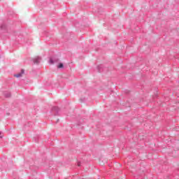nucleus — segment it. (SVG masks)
<instances>
[{"instance_id": "1", "label": "nucleus", "mask_w": 179, "mask_h": 179, "mask_svg": "<svg viewBox=\"0 0 179 179\" xmlns=\"http://www.w3.org/2000/svg\"><path fill=\"white\" fill-rule=\"evenodd\" d=\"M59 61V59H58L57 57H53L50 59L49 62L51 65H52L53 64H56V62H58Z\"/></svg>"}, {"instance_id": "2", "label": "nucleus", "mask_w": 179, "mask_h": 179, "mask_svg": "<svg viewBox=\"0 0 179 179\" xmlns=\"http://www.w3.org/2000/svg\"><path fill=\"white\" fill-rule=\"evenodd\" d=\"M52 111L53 113H55V115H58V113H59V108L57 107V106H54L52 108Z\"/></svg>"}, {"instance_id": "3", "label": "nucleus", "mask_w": 179, "mask_h": 179, "mask_svg": "<svg viewBox=\"0 0 179 179\" xmlns=\"http://www.w3.org/2000/svg\"><path fill=\"white\" fill-rule=\"evenodd\" d=\"M23 73H24V70L22 69L20 73H19L17 74H15L14 76L15 78H22V76L23 75Z\"/></svg>"}, {"instance_id": "4", "label": "nucleus", "mask_w": 179, "mask_h": 179, "mask_svg": "<svg viewBox=\"0 0 179 179\" xmlns=\"http://www.w3.org/2000/svg\"><path fill=\"white\" fill-rule=\"evenodd\" d=\"M41 61V57H37L36 58L34 59V64H40Z\"/></svg>"}, {"instance_id": "5", "label": "nucleus", "mask_w": 179, "mask_h": 179, "mask_svg": "<svg viewBox=\"0 0 179 179\" xmlns=\"http://www.w3.org/2000/svg\"><path fill=\"white\" fill-rule=\"evenodd\" d=\"M0 30H6V25L5 24H3L0 27Z\"/></svg>"}, {"instance_id": "6", "label": "nucleus", "mask_w": 179, "mask_h": 179, "mask_svg": "<svg viewBox=\"0 0 179 179\" xmlns=\"http://www.w3.org/2000/svg\"><path fill=\"white\" fill-rule=\"evenodd\" d=\"M4 96H5V97H6L7 99H8V97H10V92H5V93H4Z\"/></svg>"}, {"instance_id": "7", "label": "nucleus", "mask_w": 179, "mask_h": 179, "mask_svg": "<svg viewBox=\"0 0 179 179\" xmlns=\"http://www.w3.org/2000/svg\"><path fill=\"white\" fill-rule=\"evenodd\" d=\"M57 68H64V64L62 63H60L58 66Z\"/></svg>"}, {"instance_id": "8", "label": "nucleus", "mask_w": 179, "mask_h": 179, "mask_svg": "<svg viewBox=\"0 0 179 179\" xmlns=\"http://www.w3.org/2000/svg\"><path fill=\"white\" fill-rule=\"evenodd\" d=\"M101 66H98V72H101Z\"/></svg>"}, {"instance_id": "9", "label": "nucleus", "mask_w": 179, "mask_h": 179, "mask_svg": "<svg viewBox=\"0 0 179 179\" xmlns=\"http://www.w3.org/2000/svg\"><path fill=\"white\" fill-rule=\"evenodd\" d=\"M78 167H80V162L78 163Z\"/></svg>"}, {"instance_id": "10", "label": "nucleus", "mask_w": 179, "mask_h": 179, "mask_svg": "<svg viewBox=\"0 0 179 179\" xmlns=\"http://www.w3.org/2000/svg\"><path fill=\"white\" fill-rule=\"evenodd\" d=\"M1 138H2V136H0V139H1Z\"/></svg>"}, {"instance_id": "11", "label": "nucleus", "mask_w": 179, "mask_h": 179, "mask_svg": "<svg viewBox=\"0 0 179 179\" xmlns=\"http://www.w3.org/2000/svg\"><path fill=\"white\" fill-rule=\"evenodd\" d=\"M0 135H1V132H0Z\"/></svg>"}]
</instances>
